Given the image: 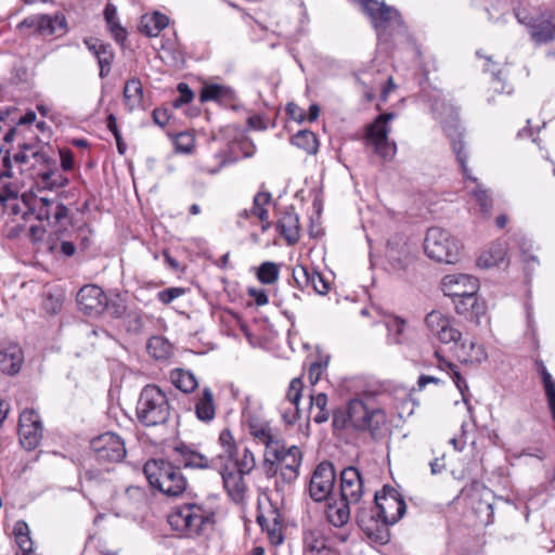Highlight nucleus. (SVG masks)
<instances>
[{
    "mask_svg": "<svg viewBox=\"0 0 555 555\" xmlns=\"http://www.w3.org/2000/svg\"><path fill=\"white\" fill-rule=\"evenodd\" d=\"M292 275L295 284L300 289H305L306 287L310 286L311 272H309L306 266H295L292 270Z\"/></svg>",
    "mask_w": 555,
    "mask_h": 555,
    "instance_id": "49",
    "label": "nucleus"
},
{
    "mask_svg": "<svg viewBox=\"0 0 555 555\" xmlns=\"http://www.w3.org/2000/svg\"><path fill=\"white\" fill-rule=\"evenodd\" d=\"M176 150L182 153H190L194 146V139L189 133H179L175 140Z\"/></svg>",
    "mask_w": 555,
    "mask_h": 555,
    "instance_id": "56",
    "label": "nucleus"
},
{
    "mask_svg": "<svg viewBox=\"0 0 555 555\" xmlns=\"http://www.w3.org/2000/svg\"><path fill=\"white\" fill-rule=\"evenodd\" d=\"M425 324L435 338L442 344L459 345L462 338V333L454 327L452 320L441 313L440 311L433 310L425 318Z\"/></svg>",
    "mask_w": 555,
    "mask_h": 555,
    "instance_id": "17",
    "label": "nucleus"
},
{
    "mask_svg": "<svg viewBox=\"0 0 555 555\" xmlns=\"http://www.w3.org/2000/svg\"><path fill=\"white\" fill-rule=\"evenodd\" d=\"M293 145L306 151L308 154L318 152L319 142L317 135L310 130H300L291 139Z\"/></svg>",
    "mask_w": 555,
    "mask_h": 555,
    "instance_id": "38",
    "label": "nucleus"
},
{
    "mask_svg": "<svg viewBox=\"0 0 555 555\" xmlns=\"http://www.w3.org/2000/svg\"><path fill=\"white\" fill-rule=\"evenodd\" d=\"M543 385L548 404L555 403V379L551 374H544Z\"/></svg>",
    "mask_w": 555,
    "mask_h": 555,
    "instance_id": "59",
    "label": "nucleus"
},
{
    "mask_svg": "<svg viewBox=\"0 0 555 555\" xmlns=\"http://www.w3.org/2000/svg\"><path fill=\"white\" fill-rule=\"evenodd\" d=\"M442 128L449 139L451 140V145L453 149V152L456 155L457 162L461 165L462 171L465 176V178L472 180L473 182H476V178L472 177L468 172L467 168V155L464 151V143L462 141V132L460 129V122L457 118V114L453 113L450 116V119H443L441 120Z\"/></svg>",
    "mask_w": 555,
    "mask_h": 555,
    "instance_id": "19",
    "label": "nucleus"
},
{
    "mask_svg": "<svg viewBox=\"0 0 555 555\" xmlns=\"http://www.w3.org/2000/svg\"><path fill=\"white\" fill-rule=\"evenodd\" d=\"M435 356L438 359L440 370L446 371L450 374L457 389L462 393L464 402L467 403L465 392L468 390V385L464 377L461 375L457 366L454 363L447 361L443 357L439 354L438 351L435 352Z\"/></svg>",
    "mask_w": 555,
    "mask_h": 555,
    "instance_id": "36",
    "label": "nucleus"
},
{
    "mask_svg": "<svg viewBox=\"0 0 555 555\" xmlns=\"http://www.w3.org/2000/svg\"><path fill=\"white\" fill-rule=\"evenodd\" d=\"M310 285L312 286L313 291L320 295H324L328 292L330 285L328 283L323 279V276L315 272H311V281Z\"/></svg>",
    "mask_w": 555,
    "mask_h": 555,
    "instance_id": "57",
    "label": "nucleus"
},
{
    "mask_svg": "<svg viewBox=\"0 0 555 555\" xmlns=\"http://www.w3.org/2000/svg\"><path fill=\"white\" fill-rule=\"evenodd\" d=\"M363 494V480L358 468L349 466L340 473V498L345 501L360 503Z\"/></svg>",
    "mask_w": 555,
    "mask_h": 555,
    "instance_id": "21",
    "label": "nucleus"
},
{
    "mask_svg": "<svg viewBox=\"0 0 555 555\" xmlns=\"http://www.w3.org/2000/svg\"><path fill=\"white\" fill-rule=\"evenodd\" d=\"M441 288L452 299L477 293L478 280L468 274H449L442 279Z\"/></svg>",
    "mask_w": 555,
    "mask_h": 555,
    "instance_id": "20",
    "label": "nucleus"
},
{
    "mask_svg": "<svg viewBox=\"0 0 555 555\" xmlns=\"http://www.w3.org/2000/svg\"><path fill=\"white\" fill-rule=\"evenodd\" d=\"M336 473L331 462H321L312 473L309 482L310 498L315 502L328 499L334 489Z\"/></svg>",
    "mask_w": 555,
    "mask_h": 555,
    "instance_id": "14",
    "label": "nucleus"
},
{
    "mask_svg": "<svg viewBox=\"0 0 555 555\" xmlns=\"http://www.w3.org/2000/svg\"><path fill=\"white\" fill-rule=\"evenodd\" d=\"M351 427L361 433H369L372 439L379 440L385 435L387 416L383 409H370L362 400H350Z\"/></svg>",
    "mask_w": 555,
    "mask_h": 555,
    "instance_id": "8",
    "label": "nucleus"
},
{
    "mask_svg": "<svg viewBox=\"0 0 555 555\" xmlns=\"http://www.w3.org/2000/svg\"><path fill=\"white\" fill-rule=\"evenodd\" d=\"M216 467L220 470L224 488L229 495L236 502L241 501L246 490L244 481L246 474H242L234 468L230 469L228 463L220 462V465Z\"/></svg>",
    "mask_w": 555,
    "mask_h": 555,
    "instance_id": "24",
    "label": "nucleus"
},
{
    "mask_svg": "<svg viewBox=\"0 0 555 555\" xmlns=\"http://www.w3.org/2000/svg\"><path fill=\"white\" fill-rule=\"evenodd\" d=\"M78 309L87 315H99L105 310L106 295L96 285H86L76 296Z\"/></svg>",
    "mask_w": 555,
    "mask_h": 555,
    "instance_id": "18",
    "label": "nucleus"
},
{
    "mask_svg": "<svg viewBox=\"0 0 555 555\" xmlns=\"http://www.w3.org/2000/svg\"><path fill=\"white\" fill-rule=\"evenodd\" d=\"M366 14L370 16L378 37L402 24L397 9L377 0H361Z\"/></svg>",
    "mask_w": 555,
    "mask_h": 555,
    "instance_id": "12",
    "label": "nucleus"
},
{
    "mask_svg": "<svg viewBox=\"0 0 555 555\" xmlns=\"http://www.w3.org/2000/svg\"><path fill=\"white\" fill-rule=\"evenodd\" d=\"M146 348L155 359L166 358L169 353V345L159 336L150 338Z\"/></svg>",
    "mask_w": 555,
    "mask_h": 555,
    "instance_id": "46",
    "label": "nucleus"
},
{
    "mask_svg": "<svg viewBox=\"0 0 555 555\" xmlns=\"http://www.w3.org/2000/svg\"><path fill=\"white\" fill-rule=\"evenodd\" d=\"M15 535V542L21 548L22 553H29L33 551V540L30 538V529L26 521L18 520L15 522L13 528Z\"/></svg>",
    "mask_w": 555,
    "mask_h": 555,
    "instance_id": "39",
    "label": "nucleus"
},
{
    "mask_svg": "<svg viewBox=\"0 0 555 555\" xmlns=\"http://www.w3.org/2000/svg\"><path fill=\"white\" fill-rule=\"evenodd\" d=\"M178 91H179V96L176 98L172 102L173 107H176V108H179V107L190 103L194 96L193 91L184 82H181L178 85Z\"/></svg>",
    "mask_w": 555,
    "mask_h": 555,
    "instance_id": "52",
    "label": "nucleus"
},
{
    "mask_svg": "<svg viewBox=\"0 0 555 555\" xmlns=\"http://www.w3.org/2000/svg\"><path fill=\"white\" fill-rule=\"evenodd\" d=\"M36 219L48 220L52 231L48 236V248L54 255L69 256L68 207L61 196L40 197L35 201Z\"/></svg>",
    "mask_w": 555,
    "mask_h": 555,
    "instance_id": "3",
    "label": "nucleus"
},
{
    "mask_svg": "<svg viewBox=\"0 0 555 555\" xmlns=\"http://www.w3.org/2000/svg\"><path fill=\"white\" fill-rule=\"evenodd\" d=\"M248 294L254 298L257 306H264L268 304V295L262 289L249 288Z\"/></svg>",
    "mask_w": 555,
    "mask_h": 555,
    "instance_id": "63",
    "label": "nucleus"
},
{
    "mask_svg": "<svg viewBox=\"0 0 555 555\" xmlns=\"http://www.w3.org/2000/svg\"><path fill=\"white\" fill-rule=\"evenodd\" d=\"M263 470L268 478L275 477L276 480H280V464L278 460L268 455V451H266V457L263 460Z\"/></svg>",
    "mask_w": 555,
    "mask_h": 555,
    "instance_id": "54",
    "label": "nucleus"
},
{
    "mask_svg": "<svg viewBox=\"0 0 555 555\" xmlns=\"http://www.w3.org/2000/svg\"><path fill=\"white\" fill-rule=\"evenodd\" d=\"M396 117L395 113H384L366 127L365 139L367 144L374 147L375 153L384 159L390 160L397 153V145L388 135L390 127L388 122Z\"/></svg>",
    "mask_w": 555,
    "mask_h": 555,
    "instance_id": "10",
    "label": "nucleus"
},
{
    "mask_svg": "<svg viewBox=\"0 0 555 555\" xmlns=\"http://www.w3.org/2000/svg\"><path fill=\"white\" fill-rule=\"evenodd\" d=\"M20 442L26 450L36 449L43 436L41 418L34 409H25L18 421Z\"/></svg>",
    "mask_w": 555,
    "mask_h": 555,
    "instance_id": "15",
    "label": "nucleus"
},
{
    "mask_svg": "<svg viewBox=\"0 0 555 555\" xmlns=\"http://www.w3.org/2000/svg\"><path fill=\"white\" fill-rule=\"evenodd\" d=\"M171 383L181 391L188 393L194 391L198 382L191 371L176 369L170 373Z\"/></svg>",
    "mask_w": 555,
    "mask_h": 555,
    "instance_id": "34",
    "label": "nucleus"
},
{
    "mask_svg": "<svg viewBox=\"0 0 555 555\" xmlns=\"http://www.w3.org/2000/svg\"><path fill=\"white\" fill-rule=\"evenodd\" d=\"M276 228L281 235L287 241L289 245H293L299 240V218L294 211L293 207L285 210L283 216L276 223Z\"/></svg>",
    "mask_w": 555,
    "mask_h": 555,
    "instance_id": "28",
    "label": "nucleus"
},
{
    "mask_svg": "<svg viewBox=\"0 0 555 555\" xmlns=\"http://www.w3.org/2000/svg\"><path fill=\"white\" fill-rule=\"evenodd\" d=\"M249 431L256 440L266 446L268 453L281 442L267 424L250 423Z\"/></svg>",
    "mask_w": 555,
    "mask_h": 555,
    "instance_id": "33",
    "label": "nucleus"
},
{
    "mask_svg": "<svg viewBox=\"0 0 555 555\" xmlns=\"http://www.w3.org/2000/svg\"><path fill=\"white\" fill-rule=\"evenodd\" d=\"M195 414L199 421L205 423H208L215 418L216 404L214 400V393L209 387H205L202 390V395L196 400Z\"/></svg>",
    "mask_w": 555,
    "mask_h": 555,
    "instance_id": "31",
    "label": "nucleus"
},
{
    "mask_svg": "<svg viewBox=\"0 0 555 555\" xmlns=\"http://www.w3.org/2000/svg\"><path fill=\"white\" fill-rule=\"evenodd\" d=\"M310 408L318 409V412L313 415V421L317 424L325 423L330 418V412L327 406V396L324 392H320L317 396L310 397Z\"/></svg>",
    "mask_w": 555,
    "mask_h": 555,
    "instance_id": "42",
    "label": "nucleus"
},
{
    "mask_svg": "<svg viewBox=\"0 0 555 555\" xmlns=\"http://www.w3.org/2000/svg\"><path fill=\"white\" fill-rule=\"evenodd\" d=\"M17 28L26 35L39 34L50 36L66 28V17L63 14L54 16L47 14L30 15L24 18Z\"/></svg>",
    "mask_w": 555,
    "mask_h": 555,
    "instance_id": "16",
    "label": "nucleus"
},
{
    "mask_svg": "<svg viewBox=\"0 0 555 555\" xmlns=\"http://www.w3.org/2000/svg\"><path fill=\"white\" fill-rule=\"evenodd\" d=\"M350 501H345L340 498L339 501L330 502L326 506V518L335 527L340 528L345 526L350 519Z\"/></svg>",
    "mask_w": 555,
    "mask_h": 555,
    "instance_id": "30",
    "label": "nucleus"
},
{
    "mask_svg": "<svg viewBox=\"0 0 555 555\" xmlns=\"http://www.w3.org/2000/svg\"><path fill=\"white\" fill-rule=\"evenodd\" d=\"M512 241L516 244H518L519 248L521 249L522 254H524V261L526 263H529L530 261L532 262H538V259L535 256H527V251L529 250V248L531 247V243L524 236L522 233H515L513 236H512Z\"/></svg>",
    "mask_w": 555,
    "mask_h": 555,
    "instance_id": "53",
    "label": "nucleus"
},
{
    "mask_svg": "<svg viewBox=\"0 0 555 555\" xmlns=\"http://www.w3.org/2000/svg\"><path fill=\"white\" fill-rule=\"evenodd\" d=\"M105 310L111 317L115 319L126 317L128 313L126 301L119 295H116L112 298L106 297Z\"/></svg>",
    "mask_w": 555,
    "mask_h": 555,
    "instance_id": "45",
    "label": "nucleus"
},
{
    "mask_svg": "<svg viewBox=\"0 0 555 555\" xmlns=\"http://www.w3.org/2000/svg\"><path fill=\"white\" fill-rule=\"evenodd\" d=\"M528 28L531 40L538 46L555 41V17L534 21Z\"/></svg>",
    "mask_w": 555,
    "mask_h": 555,
    "instance_id": "27",
    "label": "nucleus"
},
{
    "mask_svg": "<svg viewBox=\"0 0 555 555\" xmlns=\"http://www.w3.org/2000/svg\"><path fill=\"white\" fill-rule=\"evenodd\" d=\"M216 157L220 158V163H219V165L217 167L209 168L206 165H199L198 166L199 170L202 172H206V173H209V175H215V173L219 172L220 169L227 164V159L223 157V153L222 152L216 154Z\"/></svg>",
    "mask_w": 555,
    "mask_h": 555,
    "instance_id": "64",
    "label": "nucleus"
},
{
    "mask_svg": "<svg viewBox=\"0 0 555 555\" xmlns=\"http://www.w3.org/2000/svg\"><path fill=\"white\" fill-rule=\"evenodd\" d=\"M124 99L130 111L141 105L143 100V86L140 79L131 78L126 82Z\"/></svg>",
    "mask_w": 555,
    "mask_h": 555,
    "instance_id": "35",
    "label": "nucleus"
},
{
    "mask_svg": "<svg viewBox=\"0 0 555 555\" xmlns=\"http://www.w3.org/2000/svg\"><path fill=\"white\" fill-rule=\"evenodd\" d=\"M124 325L128 334L141 335L144 332L143 312L140 310H131L125 317Z\"/></svg>",
    "mask_w": 555,
    "mask_h": 555,
    "instance_id": "41",
    "label": "nucleus"
},
{
    "mask_svg": "<svg viewBox=\"0 0 555 555\" xmlns=\"http://www.w3.org/2000/svg\"><path fill=\"white\" fill-rule=\"evenodd\" d=\"M90 448L98 461L121 462L127 454L125 441L115 433L107 431L91 439Z\"/></svg>",
    "mask_w": 555,
    "mask_h": 555,
    "instance_id": "13",
    "label": "nucleus"
},
{
    "mask_svg": "<svg viewBox=\"0 0 555 555\" xmlns=\"http://www.w3.org/2000/svg\"><path fill=\"white\" fill-rule=\"evenodd\" d=\"M477 293L464 295L453 299L456 313L463 315L465 319L476 324L480 323V318L486 313V306L479 302L476 296Z\"/></svg>",
    "mask_w": 555,
    "mask_h": 555,
    "instance_id": "26",
    "label": "nucleus"
},
{
    "mask_svg": "<svg viewBox=\"0 0 555 555\" xmlns=\"http://www.w3.org/2000/svg\"><path fill=\"white\" fill-rule=\"evenodd\" d=\"M231 90L221 85H205L202 88L199 100L201 102L220 101L230 96Z\"/></svg>",
    "mask_w": 555,
    "mask_h": 555,
    "instance_id": "43",
    "label": "nucleus"
},
{
    "mask_svg": "<svg viewBox=\"0 0 555 555\" xmlns=\"http://www.w3.org/2000/svg\"><path fill=\"white\" fill-rule=\"evenodd\" d=\"M143 473L151 487L167 496L178 498L188 488V480L180 466H176L164 459L149 460L143 466Z\"/></svg>",
    "mask_w": 555,
    "mask_h": 555,
    "instance_id": "4",
    "label": "nucleus"
},
{
    "mask_svg": "<svg viewBox=\"0 0 555 555\" xmlns=\"http://www.w3.org/2000/svg\"><path fill=\"white\" fill-rule=\"evenodd\" d=\"M153 120L159 127H165L169 121V114L166 108H155L152 113Z\"/></svg>",
    "mask_w": 555,
    "mask_h": 555,
    "instance_id": "60",
    "label": "nucleus"
},
{
    "mask_svg": "<svg viewBox=\"0 0 555 555\" xmlns=\"http://www.w3.org/2000/svg\"><path fill=\"white\" fill-rule=\"evenodd\" d=\"M18 146V151L13 154L7 151L2 160L0 177H14V167H16L21 173H29V176L41 178L44 186L51 190L66 183V178L50 168V158L40 151L38 144L20 143Z\"/></svg>",
    "mask_w": 555,
    "mask_h": 555,
    "instance_id": "2",
    "label": "nucleus"
},
{
    "mask_svg": "<svg viewBox=\"0 0 555 555\" xmlns=\"http://www.w3.org/2000/svg\"><path fill=\"white\" fill-rule=\"evenodd\" d=\"M250 212L259 218V220L263 223L262 230H267L270 227L269 222V212L264 208V206H253Z\"/></svg>",
    "mask_w": 555,
    "mask_h": 555,
    "instance_id": "61",
    "label": "nucleus"
},
{
    "mask_svg": "<svg viewBox=\"0 0 555 555\" xmlns=\"http://www.w3.org/2000/svg\"><path fill=\"white\" fill-rule=\"evenodd\" d=\"M218 442L223 450L217 456L219 462L228 464L233 462V468L242 474L248 475L251 473L256 466L255 456L248 448H244L242 455L238 457V447L230 429L221 430Z\"/></svg>",
    "mask_w": 555,
    "mask_h": 555,
    "instance_id": "11",
    "label": "nucleus"
},
{
    "mask_svg": "<svg viewBox=\"0 0 555 555\" xmlns=\"http://www.w3.org/2000/svg\"><path fill=\"white\" fill-rule=\"evenodd\" d=\"M279 266L274 262L266 261L258 269V280L262 284H273L279 279Z\"/></svg>",
    "mask_w": 555,
    "mask_h": 555,
    "instance_id": "44",
    "label": "nucleus"
},
{
    "mask_svg": "<svg viewBox=\"0 0 555 555\" xmlns=\"http://www.w3.org/2000/svg\"><path fill=\"white\" fill-rule=\"evenodd\" d=\"M385 325L388 330L389 344H402L404 341L405 321L399 317H389L385 320Z\"/></svg>",
    "mask_w": 555,
    "mask_h": 555,
    "instance_id": "40",
    "label": "nucleus"
},
{
    "mask_svg": "<svg viewBox=\"0 0 555 555\" xmlns=\"http://www.w3.org/2000/svg\"><path fill=\"white\" fill-rule=\"evenodd\" d=\"M185 293L184 288L170 287L158 292L157 298L160 302L168 305Z\"/></svg>",
    "mask_w": 555,
    "mask_h": 555,
    "instance_id": "55",
    "label": "nucleus"
},
{
    "mask_svg": "<svg viewBox=\"0 0 555 555\" xmlns=\"http://www.w3.org/2000/svg\"><path fill=\"white\" fill-rule=\"evenodd\" d=\"M333 428L336 430H341L347 428V426L351 427V417H350V401L346 409H337L333 412Z\"/></svg>",
    "mask_w": 555,
    "mask_h": 555,
    "instance_id": "48",
    "label": "nucleus"
},
{
    "mask_svg": "<svg viewBox=\"0 0 555 555\" xmlns=\"http://www.w3.org/2000/svg\"><path fill=\"white\" fill-rule=\"evenodd\" d=\"M286 113L292 119L297 120L299 122L306 119L302 109L295 103H288L286 105Z\"/></svg>",
    "mask_w": 555,
    "mask_h": 555,
    "instance_id": "62",
    "label": "nucleus"
},
{
    "mask_svg": "<svg viewBox=\"0 0 555 555\" xmlns=\"http://www.w3.org/2000/svg\"><path fill=\"white\" fill-rule=\"evenodd\" d=\"M24 362L22 348L11 341L0 343V371L7 375H15Z\"/></svg>",
    "mask_w": 555,
    "mask_h": 555,
    "instance_id": "23",
    "label": "nucleus"
},
{
    "mask_svg": "<svg viewBox=\"0 0 555 555\" xmlns=\"http://www.w3.org/2000/svg\"><path fill=\"white\" fill-rule=\"evenodd\" d=\"M95 56L99 64L112 65L114 61V52L112 47L109 44L99 46Z\"/></svg>",
    "mask_w": 555,
    "mask_h": 555,
    "instance_id": "58",
    "label": "nucleus"
},
{
    "mask_svg": "<svg viewBox=\"0 0 555 555\" xmlns=\"http://www.w3.org/2000/svg\"><path fill=\"white\" fill-rule=\"evenodd\" d=\"M0 205L4 211L12 216L21 215L24 220L35 215V209L30 208L24 199H20L17 192L9 186L1 188Z\"/></svg>",
    "mask_w": 555,
    "mask_h": 555,
    "instance_id": "25",
    "label": "nucleus"
},
{
    "mask_svg": "<svg viewBox=\"0 0 555 555\" xmlns=\"http://www.w3.org/2000/svg\"><path fill=\"white\" fill-rule=\"evenodd\" d=\"M506 256V248L502 246V244H498L490 250V260L487 259L485 256H481L478 259V264L483 267H492L500 264Z\"/></svg>",
    "mask_w": 555,
    "mask_h": 555,
    "instance_id": "47",
    "label": "nucleus"
},
{
    "mask_svg": "<svg viewBox=\"0 0 555 555\" xmlns=\"http://www.w3.org/2000/svg\"><path fill=\"white\" fill-rule=\"evenodd\" d=\"M168 522L180 534L195 538L212 526L214 515L197 504L189 503L173 509L168 515Z\"/></svg>",
    "mask_w": 555,
    "mask_h": 555,
    "instance_id": "5",
    "label": "nucleus"
},
{
    "mask_svg": "<svg viewBox=\"0 0 555 555\" xmlns=\"http://www.w3.org/2000/svg\"><path fill=\"white\" fill-rule=\"evenodd\" d=\"M170 415V405L165 392L156 385L145 386L137 403V416L145 426L165 424Z\"/></svg>",
    "mask_w": 555,
    "mask_h": 555,
    "instance_id": "6",
    "label": "nucleus"
},
{
    "mask_svg": "<svg viewBox=\"0 0 555 555\" xmlns=\"http://www.w3.org/2000/svg\"><path fill=\"white\" fill-rule=\"evenodd\" d=\"M375 506H360L356 521L365 535L374 542L386 544L390 540L389 527L397 524L406 512V504L400 492L391 486H384L374 496Z\"/></svg>",
    "mask_w": 555,
    "mask_h": 555,
    "instance_id": "1",
    "label": "nucleus"
},
{
    "mask_svg": "<svg viewBox=\"0 0 555 555\" xmlns=\"http://www.w3.org/2000/svg\"><path fill=\"white\" fill-rule=\"evenodd\" d=\"M173 453L177 455L176 461L185 468L208 469L217 466V459L209 460L206 455L183 442L173 447Z\"/></svg>",
    "mask_w": 555,
    "mask_h": 555,
    "instance_id": "22",
    "label": "nucleus"
},
{
    "mask_svg": "<svg viewBox=\"0 0 555 555\" xmlns=\"http://www.w3.org/2000/svg\"><path fill=\"white\" fill-rule=\"evenodd\" d=\"M302 389H304V383H302L301 378L296 377L291 380L286 398L289 401V403L295 406V409L298 408Z\"/></svg>",
    "mask_w": 555,
    "mask_h": 555,
    "instance_id": "50",
    "label": "nucleus"
},
{
    "mask_svg": "<svg viewBox=\"0 0 555 555\" xmlns=\"http://www.w3.org/2000/svg\"><path fill=\"white\" fill-rule=\"evenodd\" d=\"M268 455L278 460L280 464V480L275 481V488L283 491L285 486L292 485L298 478L302 452L297 446L286 447L281 441Z\"/></svg>",
    "mask_w": 555,
    "mask_h": 555,
    "instance_id": "9",
    "label": "nucleus"
},
{
    "mask_svg": "<svg viewBox=\"0 0 555 555\" xmlns=\"http://www.w3.org/2000/svg\"><path fill=\"white\" fill-rule=\"evenodd\" d=\"M462 248L461 242L449 231L438 227L428 229L424 241V249L433 260L455 263L460 260Z\"/></svg>",
    "mask_w": 555,
    "mask_h": 555,
    "instance_id": "7",
    "label": "nucleus"
},
{
    "mask_svg": "<svg viewBox=\"0 0 555 555\" xmlns=\"http://www.w3.org/2000/svg\"><path fill=\"white\" fill-rule=\"evenodd\" d=\"M104 18L115 40L119 42L124 41L126 39L127 33L118 22L117 8L111 2H107L105 5Z\"/></svg>",
    "mask_w": 555,
    "mask_h": 555,
    "instance_id": "37",
    "label": "nucleus"
},
{
    "mask_svg": "<svg viewBox=\"0 0 555 555\" xmlns=\"http://www.w3.org/2000/svg\"><path fill=\"white\" fill-rule=\"evenodd\" d=\"M473 195L480 206V210L485 215H489L492 209V199L487 190L481 189L479 185L473 191Z\"/></svg>",
    "mask_w": 555,
    "mask_h": 555,
    "instance_id": "51",
    "label": "nucleus"
},
{
    "mask_svg": "<svg viewBox=\"0 0 555 555\" xmlns=\"http://www.w3.org/2000/svg\"><path fill=\"white\" fill-rule=\"evenodd\" d=\"M455 353L457 359L464 363H481L487 359V352L482 345H478L474 341L466 344L463 337L455 347Z\"/></svg>",
    "mask_w": 555,
    "mask_h": 555,
    "instance_id": "29",
    "label": "nucleus"
},
{
    "mask_svg": "<svg viewBox=\"0 0 555 555\" xmlns=\"http://www.w3.org/2000/svg\"><path fill=\"white\" fill-rule=\"evenodd\" d=\"M169 18L159 12L152 15H144L140 22V30L147 37H157L168 26Z\"/></svg>",
    "mask_w": 555,
    "mask_h": 555,
    "instance_id": "32",
    "label": "nucleus"
}]
</instances>
